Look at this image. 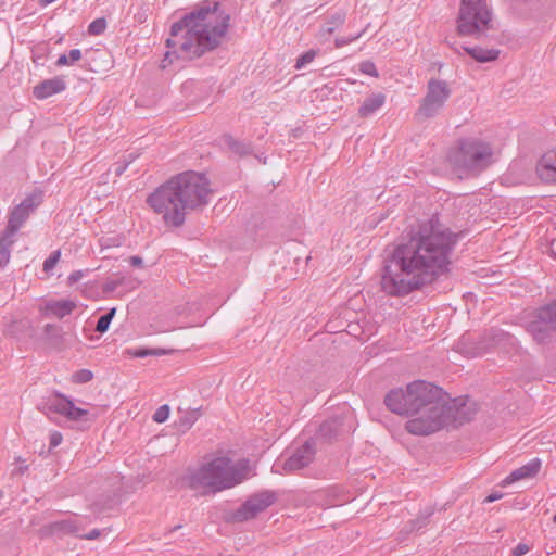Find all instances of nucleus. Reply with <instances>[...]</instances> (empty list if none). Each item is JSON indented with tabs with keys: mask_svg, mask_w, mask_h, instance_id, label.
Instances as JSON below:
<instances>
[{
	"mask_svg": "<svg viewBox=\"0 0 556 556\" xmlns=\"http://www.w3.org/2000/svg\"><path fill=\"white\" fill-rule=\"evenodd\" d=\"M249 476L248 459L233 462L229 457L218 456L197 469L188 470L184 481L190 489L206 495L231 489L242 483Z\"/></svg>",
	"mask_w": 556,
	"mask_h": 556,
	"instance_id": "5",
	"label": "nucleus"
},
{
	"mask_svg": "<svg viewBox=\"0 0 556 556\" xmlns=\"http://www.w3.org/2000/svg\"><path fill=\"white\" fill-rule=\"evenodd\" d=\"M530 549H531V547H530L528 544L519 543V544H518V545L513 549V555H514V556H523V555H526Z\"/></svg>",
	"mask_w": 556,
	"mask_h": 556,
	"instance_id": "37",
	"label": "nucleus"
},
{
	"mask_svg": "<svg viewBox=\"0 0 556 556\" xmlns=\"http://www.w3.org/2000/svg\"><path fill=\"white\" fill-rule=\"evenodd\" d=\"M72 64L81 59V51L79 49H72L67 54Z\"/></svg>",
	"mask_w": 556,
	"mask_h": 556,
	"instance_id": "42",
	"label": "nucleus"
},
{
	"mask_svg": "<svg viewBox=\"0 0 556 556\" xmlns=\"http://www.w3.org/2000/svg\"><path fill=\"white\" fill-rule=\"evenodd\" d=\"M316 56V51L315 50H308L306 51L305 53H303L302 55H300L296 60V64H295V67L298 70L300 68H303L305 65L309 64L311 62H313V60L315 59Z\"/></svg>",
	"mask_w": 556,
	"mask_h": 556,
	"instance_id": "32",
	"label": "nucleus"
},
{
	"mask_svg": "<svg viewBox=\"0 0 556 556\" xmlns=\"http://www.w3.org/2000/svg\"><path fill=\"white\" fill-rule=\"evenodd\" d=\"M316 448L313 441H306L302 446L298 447L283 462L278 460L273 465L275 472L293 473L308 466L315 457Z\"/></svg>",
	"mask_w": 556,
	"mask_h": 556,
	"instance_id": "9",
	"label": "nucleus"
},
{
	"mask_svg": "<svg viewBox=\"0 0 556 556\" xmlns=\"http://www.w3.org/2000/svg\"><path fill=\"white\" fill-rule=\"evenodd\" d=\"M492 149L482 141L470 139L460 142L450 155L451 165L464 174H478L492 163Z\"/></svg>",
	"mask_w": 556,
	"mask_h": 556,
	"instance_id": "6",
	"label": "nucleus"
},
{
	"mask_svg": "<svg viewBox=\"0 0 556 556\" xmlns=\"http://www.w3.org/2000/svg\"><path fill=\"white\" fill-rule=\"evenodd\" d=\"M3 497V492L0 490V498Z\"/></svg>",
	"mask_w": 556,
	"mask_h": 556,
	"instance_id": "50",
	"label": "nucleus"
},
{
	"mask_svg": "<svg viewBox=\"0 0 556 556\" xmlns=\"http://www.w3.org/2000/svg\"><path fill=\"white\" fill-rule=\"evenodd\" d=\"M502 497H503V494H502V493H497V492H495V493H492V494H490L489 496H486V498L484 500V502L492 503V502L497 501V500H500V498H502Z\"/></svg>",
	"mask_w": 556,
	"mask_h": 556,
	"instance_id": "47",
	"label": "nucleus"
},
{
	"mask_svg": "<svg viewBox=\"0 0 556 556\" xmlns=\"http://www.w3.org/2000/svg\"><path fill=\"white\" fill-rule=\"evenodd\" d=\"M132 162V159L125 162L124 164L117 163L113 167V172L116 176H121L127 168V166Z\"/></svg>",
	"mask_w": 556,
	"mask_h": 556,
	"instance_id": "41",
	"label": "nucleus"
},
{
	"mask_svg": "<svg viewBox=\"0 0 556 556\" xmlns=\"http://www.w3.org/2000/svg\"><path fill=\"white\" fill-rule=\"evenodd\" d=\"M362 36V33L351 37V38H337L336 39V46L337 47H343L345 45H349L350 42L358 39Z\"/></svg>",
	"mask_w": 556,
	"mask_h": 556,
	"instance_id": "40",
	"label": "nucleus"
},
{
	"mask_svg": "<svg viewBox=\"0 0 556 556\" xmlns=\"http://www.w3.org/2000/svg\"><path fill=\"white\" fill-rule=\"evenodd\" d=\"M164 354V351L163 350H137L134 355L136 357H146V356H149V355H162Z\"/></svg>",
	"mask_w": 556,
	"mask_h": 556,
	"instance_id": "36",
	"label": "nucleus"
},
{
	"mask_svg": "<svg viewBox=\"0 0 556 556\" xmlns=\"http://www.w3.org/2000/svg\"><path fill=\"white\" fill-rule=\"evenodd\" d=\"M536 173L541 180L556 182V151H548L539 160Z\"/></svg>",
	"mask_w": 556,
	"mask_h": 556,
	"instance_id": "14",
	"label": "nucleus"
},
{
	"mask_svg": "<svg viewBox=\"0 0 556 556\" xmlns=\"http://www.w3.org/2000/svg\"><path fill=\"white\" fill-rule=\"evenodd\" d=\"M553 520L556 523V514L554 515Z\"/></svg>",
	"mask_w": 556,
	"mask_h": 556,
	"instance_id": "51",
	"label": "nucleus"
},
{
	"mask_svg": "<svg viewBox=\"0 0 556 556\" xmlns=\"http://www.w3.org/2000/svg\"><path fill=\"white\" fill-rule=\"evenodd\" d=\"M528 331L538 343L544 344L552 339L556 328L549 327L547 323L536 315L535 319L529 323Z\"/></svg>",
	"mask_w": 556,
	"mask_h": 556,
	"instance_id": "18",
	"label": "nucleus"
},
{
	"mask_svg": "<svg viewBox=\"0 0 556 556\" xmlns=\"http://www.w3.org/2000/svg\"><path fill=\"white\" fill-rule=\"evenodd\" d=\"M341 431L342 422L338 417L326 420L319 427V435L328 440L337 437Z\"/></svg>",
	"mask_w": 556,
	"mask_h": 556,
	"instance_id": "21",
	"label": "nucleus"
},
{
	"mask_svg": "<svg viewBox=\"0 0 556 556\" xmlns=\"http://www.w3.org/2000/svg\"><path fill=\"white\" fill-rule=\"evenodd\" d=\"M200 416L201 413L199 408L180 412V416L177 421L179 430L184 432L189 430Z\"/></svg>",
	"mask_w": 556,
	"mask_h": 556,
	"instance_id": "22",
	"label": "nucleus"
},
{
	"mask_svg": "<svg viewBox=\"0 0 556 556\" xmlns=\"http://www.w3.org/2000/svg\"><path fill=\"white\" fill-rule=\"evenodd\" d=\"M359 71L363 74H366V75H369L372 77H378V72L376 70L375 64L371 61L362 62L359 65Z\"/></svg>",
	"mask_w": 556,
	"mask_h": 556,
	"instance_id": "35",
	"label": "nucleus"
},
{
	"mask_svg": "<svg viewBox=\"0 0 556 556\" xmlns=\"http://www.w3.org/2000/svg\"><path fill=\"white\" fill-rule=\"evenodd\" d=\"M457 236L437 217L422 223L418 231L397 244L384 258L381 289L402 296L431 283L447 270Z\"/></svg>",
	"mask_w": 556,
	"mask_h": 556,
	"instance_id": "1",
	"label": "nucleus"
},
{
	"mask_svg": "<svg viewBox=\"0 0 556 556\" xmlns=\"http://www.w3.org/2000/svg\"><path fill=\"white\" fill-rule=\"evenodd\" d=\"M55 65L61 67V66H66V65H72L71 61H70V58L67 54H61L56 62H55Z\"/></svg>",
	"mask_w": 556,
	"mask_h": 556,
	"instance_id": "43",
	"label": "nucleus"
},
{
	"mask_svg": "<svg viewBox=\"0 0 556 556\" xmlns=\"http://www.w3.org/2000/svg\"><path fill=\"white\" fill-rule=\"evenodd\" d=\"M426 519L427 518H422L421 520L418 519L416 521H412V529L410 530L422 528L426 525Z\"/></svg>",
	"mask_w": 556,
	"mask_h": 556,
	"instance_id": "48",
	"label": "nucleus"
},
{
	"mask_svg": "<svg viewBox=\"0 0 556 556\" xmlns=\"http://www.w3.org/2000/svg\"><path fill=\"white\" fill-rule=\"evenodd\" d=\"M76 306V303L72 300H50L46 302L42 311L46 315L63 318L67 315H71Z\"/></svg>",
	"mask_w": 556,
	"mask_h": 556,
	"instance_id": "17",
	"label": "nucleus"
},
{
	"mask_svg": "<svg viewBox=\"0 0 556 556\" xmlns=\"http://www.w3.org/2000/svg\"><path fill=\"white\" fill-rule=\"evenodd\" d=\"M225 143L231 151L238 154H245L249 151V148L245 144L237 141L232 137H226Z\"/></svg>",
	"mask_w": 556,
	"mask_h": 556,
	"instance_id": "30",
	"label": "nucleus"
},
{
	"mask_svg": "<svg viewBox=\"0 0 556 556\" xmlns=\"http://www.w3.org/2000/svg\"><path fill=\"white\" fill-rule=\"evenodd\" d=\"M72 407V401L63 395H56L53 400L47 404L49 412L59 413L66 416L68 409Z\"/></svg>",
	"mask_w": 556,
	"mask_h": 556,
	"instance_id": "23",
	"label": "nucleus"
},
{
	"mask_svg": "<svg viewBox=\"0 0 556 556\" xmlns=\"http://www.w3.org/2000/svg\"><path fill=\"white\" fill-rule=\"evenodd\" d=\"M211 194L210 181L204 174L185 172L159 187L147 202L162 215L166 225L180 227L187 213L205 206Z\"/></svg>",
	"mask_w": 556,
	"mask_h": 556,
	"instance_id": "3",
	"label": "nucleus"
},
{
	"mask_svg": "<svg viewBox=\"0 0 556 556\" xmlns=\"http://www.w3.org/2000/svg\"><path fill=\"white\" fill-rule=\"evenodd\" d=\"M66 88V83L63 77L56 76L46 79L37 84L33 89V94L39 100L50 98L54 94L61 93Z\"/></svg>",
	"mask_w": 556,
	"mask_h": 556,
	"instance_id": "13",
	"label": "nucleus"
},
{
	"mask_svg": "<svg viewBox=\"0 0 556 556\" xmlns=\"http://www.w3.org/2000/svg\"><path fill=\"white\" fill-rule=\"evenodd\" d=\"M538 316L547 323L549 327L556 328V301L541 307Z\"/></svg>",
	"mask_w": 556,
	"mask_h": 556,
	"instance_id": "25",
	"label": "nucleus"
},
{
	"mask_svg": "<svg viewBox=\"0 0 556 556\" xmlns=\"http://www.w3.org/2000/svg\"><path fill=\"white\" fill-rule=\"evenodd\" d=\"M89 416V413L83 408L76 407L74 403L72 402V407L68 409L66 417L73 420H80L86 421L89 420L87 418Z\"/></svg>",
	"mask_w": 556,
	"mask_h": 556,
	"instance_id": "29",
	"label": "nucleus"
},
{
	"mask_svg": "<svg viewBox=\"0 0 556 556\" xmlns=\"http://www.w3.org/2000/svg\"><path fill=\"white\" fill-rule=\"evenodd\" d=\"M346 17V13L344 11H339L331 15L328 24L330 27H328L327 33L332 34L338 27L344 24Z\"/></svg>",
	"mask_w": 556,
	"mask_h": 556,
	"instance_id": "27",
	"label": "nucleus"
},
{
	"mask_svg": "<svg viewBox=\"0 0 556 556\" xmlns=\"http://www.w3.org/2000/svg\"><path fill=\"white\" fill-rule=\"evenodd\" d=\"M79 531V526L75 520L65 519L51 522L45 526L40 532L45 536L49 535H64V534H76Z\"/></svg>",
	"mask_w": 556,
	"mask_h": 556,
	"instance_id": "16",
	"label": "nucleus"
},
{
	"mask_svg": "<svg viewBox=\"0 0 556 556\" xmlns=\"http://www.w3.org/2000/svg\"><path fill=\"white\" fill-rule=\"evenodd\" d=\"M451 96V89L446 81L430 79L427 85V92L422 98L416 115L421 118H433L444 108Z\"/></svg>",
	"mask_w": 556,
	"mask_h": 556,
	"instance_id": "8",
	"label": "nucleus"
},
{
	"mask_svg": "<svg viewBox=\"0 0 556 556\" xmlns=\"http://www.w3.org/2000/svg\"><path fill=\"white\" fill-rule=\"evenodd\" d=\"M276 497L271 492L265 491L251 496L235 514L237 521L254 518L257 514L274 504Z\"/></svg>",
	"mask_w": 556,
	"mask_h": 556,
	"instance_id": "12",
	"label": "nucleus"
},
{
	"mask_svg": "<svg viewBox=\"0 0 556 556\" xmlns=\"http://www.w3.org/2000/svg\"><path fill=\"white\" fill-rule=\"evenodd\" d=\"M386 406L394 414L415 417L413 390L410 383L405 388H396L384 396Z\"/></svg>",
	"mask_w": 556,
	"mask_h": 556,
	"instance_id": "10",
	"label": "nucleus"
},
{
	"mask_svg": "<svg viewBox=\"0 0 556 556\" xmlns=\"http://www.w3.org/2000/svg\"><path fill=\"white\" fill-rule=\"evenodd\" d=\"M143 263L142 258L140 256L134 255L129 257V264L135 267L141 266Z\"/></svg>",
	"mask_w": 556,
	"mask_h": 556,
	"instance_id": "45",
	"label": "nucleus"
},
{
	"mask_svg": "<svg viewBox=\"0 0 556 556\" xmlns=\"http://www.w3.org/2000/svg\"><path fill=\"white\" fill-rule=\"evenodd\" d=\"M61 257L60 250H56L50 254V256L43 262V270L49 273L56 265Z\"/></svg>",
	"mask_w": 556,
	"mask_h": 556,
	"instance_id": "34",
	"label": "nucleus"
},
{
	"mask_svg": "<svg viewBox=\"0 0 556 556\" xmlns=\"http://www.w3.org/2000/svg\"><path fill=\"white\" fill-rule=\"evenodd\" d=\"M492 28V11L488 0H462L457 31L462 36L481 37Z\"/></svg>",
	"mask_w": 556,
	"mask_h": 556,
	"instance_id": "7",
	"label": "nucleus"
},
{
	"mask_svg": "<svg viewBox=\"0 0 556 556\" xmlns=\"http://www.w3.org/2000/svg\"><path fill=\"white\" fill-rule=\"evenodd\" d=\"M106 29V21L104 17H99L92 21L88 26V33L92 36H99Z\"/></svg>",
	"mask_w": 556,
	"mask_h": 556,
	"instance_id": "28",
	"label": "nucleus"
},
{
	"mask_svg": "<svg viewBox=\"0 0 556 556\" xmlns=\"http://www.w3.org/2000/svg\"><path fill=\"white\" fill-rule=\"evenodd\" d=\"M415 417L407 420L405 429L415 435H428L439 431L450 421L464 422L470 419L467 404L462 399H448L439 387L417 380L410 382Z\"/></svg>",
	"mask_w": 556,
	"mask_h": 556,
	"instance_id": "4",
	"label": "nucleus"
},
{
	"mask_svg": "<svg viewBox=\"0 0 556 556\" xmlns=\"http://www.w3.org/2000/svg\"><path fill=\"white\" fill-rule=\"evenodd\" d=\"M115 312L116 308L113 307L106 314L102 315L97 323L96 331L104 333L109 329L110 324L115 315Z\"/></svg>",
	"mask_w": 556,
	"mask_h": 556,
	"instance_id": "26",
	"label": "nucleus"
},
{
	"mask_svg": "<svg viewBox=\"0 0 556 556\" xmlns=\"http://www.w3.org/2000/svg\"><path fill=\"white\" fill-rule=\"evenodd\" d=\"M229 25L230 15L217 1L206 0L195 5L172 25L161 67L166 68L174 60H192L213 51L225 39Z\"/></svg>",
	"mask_w": 556,
	"mask_h": 556,
	"instance_id": "2",
	"label": "nucleus"
},
{
	"mask_svg": "<svg viewBox=\"0 0 556 556\" xmlns=\"http://www.w3.org/2000/svg\"><path fill=\"white\" fill-rule=\"evenodd\" d=\"M45 333L50 338L53 339L54 337H59L60 329L59 327L48 324L45 326Z\"/></svg>",
	"mask_w": 556,
	"mask_h": 556,
	"instance_id": "38",
	"label": "nucleus"
},
{
	"mask_svg": "<svg viewBox=\"0 0 556 556\" xmlns=\"http://www.w3.org/2000/svg\"><path fill=\"white\" fill-rule=\"evenodd\" d=\"M121 285V281L119 280H113V281H109L104 285L103 287V290L105 292H113L116 290V288Z\"/></svg>",
	"mask_w": 556,
	"mask_h": 556,
	"instance_id": "44",
	"label": "nucleus"
},
{
	"mask_svg": "<svg viewBox=\"0 0 556 556\" xmlns=\"http://www.w3.org/2000/svg\"><path fill=\"white\" fill-rule=\"evenodd\" d=\"M14 243V239L7 233L0 237V267L5 266L10 261V248Z\"/></svg>",
	"mask_w": 556,
	"mask_h": 556,
	"instance_id": "24",
	"label": "nucleus"
},
{
	"mask_svg": "<svg viewBox=\"0 0 556 556\" xmlns=\"http://www.w3.org/2000/svg\"><path fill=\"white\" fill-rule=\"evenodd\" d=\"M63 437L60 432L54 431L50 435V448L56 447L62 443Z\"/></svg>",
	"mask_w": 556,
	"mask_h": 556,
	"instance_id": "39",
	"label": "nucleus"
},
{
	"mask_svg": "<svg viewBox=\"0 0 556 556\" xmlns=\"http://www.w3.org/2000/svg\"><path fill=\"white\" fill-rule=\"evenodd\" d=\"M99 536H100V530H98V529H93V530H91L90 532H88L87 534L84 535V538L86 540H94V539H97Z\"/></svg>",
	"mask_w": 556,
	"mask_h": 556,
	"instance_id": "46",
	"label": "nucleus"
},
{
	"mask_svg": "<svg viewBox=\"0 0 556 556\" xmlns=\"http://www.w3.org/2000/svg\"><path fill=\"white\" fill-rule=\"evenodd\" d=\"M41 200L42 195L40 193H33L22 201L12 211L4 233L14 237L34 208L41 203Z\"/></svg>",
	"mask_w": 556,
	"mask_h": 556,
	"instance_id": "11",
	"label": "nucleus"
},
{
	"mask_svg": "<svg viewBox=\"0 0 556 556\" xmlns=\"http://www.w3.org/2000/svg\"><path fill=\"white\" fill-rule=\"evenodd\" d=\"M386 102V96L383 93H372L366 98L363 104L358 109V115L361 117H368L376 113Z\"/></svg>",
	"mask_w": 556,
	"mask_h": 556,
	"instance_id": "19",
	"label": "nucleus"
},
{
	"mask_svg": "<svg viewBox=\"0 0 556 556\" xmlns=\"http://www.w3.org/2000/svg\"><path fill=\"white\" fill-rule=\"evenodd\" d=\"M465 51L476 61L480 63L495 61L500 51L495 49H483L481 47L464 48Z\"/></svg>",
	"mask_w": 556,
	"mask_h": 556,
	"instance_id": "20",
	"label": "nucleus"
},
{
	"mask_svg": "<svg viewBox=\"0 0 556 556\" xmlns=\"http://www.w3.org/2000/svg\"><path fill=\"white\" fill-rule=\"evenodd\" d=\"M93 377V374L88 369H80L73 375V381L76 383L89 382Z\"/></svg>",
	"mask_w": 556,
	"mask_h": 556,
	"instance_id": "33",
	"label": "nucleus"
},
{
	"mask_svg": "<svg viewBox=\"0 0 556 556\" xmlns=\"http://www.w3.org/2000/svg\"><path fill=\"white\" fill-rule=\"evenodd\" d=\"M541 460L539 458H533L531 459L529 463H527L526 465L515 469L514 471L510 472L509 476H507L504 480H503V484L504 485H507V484H510L513 482H516V481H519V480H522V479H528V478H533L535 477L540 469H541Z\"/></svg>",
	"mask_w": 556,
	"mask_h": 556,
	"instance_id": "15",
	"label": "nucleus"
},
{
	"mask_svg": "<svg viewBox=\"0 0 556 556\" xmlns=\"http://www.w3.org/2000/svg\"><path fill=\"white\" fill-rule=\"evenodd\" d=\"M169 412L170 409L167 404L160 406L152 416L153 421L157 424L165 422L169 417Z\"/></svg>",
	"mask_w": 556,
	"mask_h": 556,
	"instance_id": "31",
	"label": "nucleus"
},
{
	"mask_svg": "<svg viewBox=\"0 0 556 556\" xmlns=\"http://www.w3.org/2000/svg\"><path fill=\"white\" fill-rule=\"evenodd\" d=\"M80 276H81L80 271L73 273V274L70 275L68 280L72 283H74V282H76L80 278Z\"/></svg>",
	"mask_w": 556,
	"mask_h": 556,
	"instance_id": "49",
	"label": "nucleus"
}]
</instances>
